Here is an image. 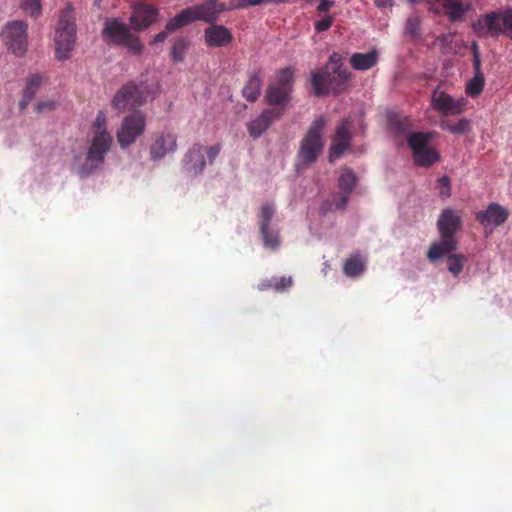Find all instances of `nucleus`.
Here are the masks:
<instances>
[{
	"mask_svg": "<svg viewBox=\"0 0 512 512\" xmlns=\"http://www.w3.org/2000/svg\"><path fill=\"white\" fill-rule=\"evenodd\" d=\"M478 37H497L503 33L502 12H491L478 17L472 23Z\"/></svg>",
	"mask_w": 512,
	"mask_h": 512,
	"instance_id": "obj_12",
	"label": "nucleus"
},
{
	"mask_svg": "<svg viewBox=\"0 0 512 512\" xmlns=\"http://www.w3.org/2000/svg\"><path fill=\"white\" fill-rule=\"evenodd\" d=\"M176 148V137L169 133H162L150 146V156L153 160H159L166 154L174 152Z\"/></svg>",
	"mask_w": 512,
	"mask_h": 512,
	"instance_id": "obj_20",
	"label": "nucleus"
},
{
	"mask_svg": "<svg viewBox=\"0 0 512 512\" xmlns=\"http://www.w3.org/2000/svg\"><path fill=\"white\" fill-rule=\"evenodd\" d=\"M119 4V0H95V5L99 9L109 10L111 8L117 7Z\"/></svg>",
	"mask_w": 512,
	"mask_h": 512,
	"instance_id": "obj_45",
	"label": "nucleus"
},
{
	"mask_svg": "<svg viewBox=\"0 0 512 512\" xmlns=\"http://www.w3.org/2000/svg\"><path fill=\"white\" fill-rule=\"evenodd\" d=\"M462 220L457 212L451 208H445L437 221V228L440 235L453 236L461 228Z\"/></svg>",
	"mask_w": 512,
	"mask_h": 512,
	"instance_id": "obj_18",
	"label": "nucleus"
},
{
	"mask_svg": "<svg viewBox=\"0 0 512 512\" xmlns=\"http://www.w3.org/2000/svg\"><path fill=\"white\" fill-rule=\"evenodd\" d=\"M378 58L379 55L376 50L367 53H354L350 57V64L357 71H366L377 64Z\"/></svg>",
	"mask_w": 512,
	"mask_h": 512,
	"instance_id": "obj_22",
	"label": "nucleus"
},
{
	"mask_svg": "<svg viewBox=\"0 0 512 512\" xmlns=\"http://www.w3.org/2000/svg\"><path fill=\"white\" fill-rule=\"evenodd\" d=\"M508 211L498 203H490L485 210L476 213V219L485 227H497L508 218Z\"/></svg>",
	"mask_w": 512,
	"mask_h": 512,
	"instance_id": "obj_16",
	"label": "nucleus"
},
{
	"mask_svg": "<svg viewBox=\"0 0 512 512\" xmlns=\"http://www.w3.org/2000/svg\"><path fill=\"white\" fill-rule=\"evenodd\" d=\"M294 69L286 67L276 72L275 81L266 90L265 99L269 105L277 106L275 109H283L290 101L293 89Z\"/></svg>",
	"mask_w": 512,
	"mask_h": 512,
	"instance_id": "obj_8",
	"label": "nucleus"
},
{
	"mask_svg": "<svg viewBox=\"0 0 512 512\" xmlns=\"http://www.w3.org/2000/svg\"><path fill=\"white\" fill-rule=\"evenodd\" d=\"M264 246L272 250L277 249L280 246V236L278 230H273L269 226L265 231L260 230Z\"/></svg>",
	"mask_w": 512,
	"mask_h": 512,
	"instance_id": "obj_33",
	"label": "nucleus"
},
{
	"mask_svg": "<svg viewBox=\"0 0 512 512\" xmlns=\"http://www.w3.org/2000/svg\"><path fill=\"white\" fill-rule=\"evenodd\" d=\"M472 50H473L474 75H483L482 70H481V58H480V52L478 50V46L476 44H473Z\"/></svg>",
	"mask_w": 512,
	"mask_h": 512,
	"instance_id": "obj_43",
	"label": "nucleus"
},
{
	"mask_svg": "<svg viewBox=\"0 0 512 512\" xmlns=\"http://www.w3.org/2000/svg\"><path fill=\"white\" fill-rule=\"evenodd\" d=\"M264 2H266V0H240L238 4H236L232 8L241 9L248 6H257Z\"/></svg>",
	"mask_w": 512,
	"mask_h": 512,
	"instance_id": "obj_47",
	"label": "nucleus"
},
{
	"mask_svg": "<svg viewBox=\"0 0 512 512\" xmlns=\"http://www.w3.org/2000/svg\"><path fill=\"white\" fill-rule=\"evenodd\" d=\"M54 42L56 58L61 61L68 59L76 42L74 9L70 3L60 13Z\"/></svg>",
	"mask_w": 512,
	"mask_h": 512,
	"instance_id": "obj_3",
	"label": "nucleus"
},
{
	"mask_svg": "<svg viewBox=\"0 0 512 512\" xmlns=\"http://www.w3.org/2000/svg\"><path fill=\"white\" fill-rule=\"evenodd\" d=\"M172 21H173V18H172V19H170V20L167 22V24H166V26H165V30H164V31H161V32H159L158 34H156V35L154 36V38L152 39V43H153V44L163 42V41L167 38V36H168V34H169V33L175 32V31L177 30V29H170V28H169V25H170V23H171Z\"/></svg>",
	"mask_w": 512,
	"mask_h": 512,
	"instance_id": "obj_44",
	"label": "nucleus"
},
{
	"mask_svg": "<svg viewBox=\"0 0 512 512\" xmlns=\"http://www.w3.org/2000/svg\"><path fill=\"white\" fill-rule=\"evenodd\" d=\"M108 44L125 47L132 54H140L143 45L139 38L131 33L129 27L118 19H107L102 31Z\"/></svg>",
	"mask_w": 512,
	"mask_h": 512,
	"instance_id": "obj_7",
	"label": "nucleus"
},
{
	"mask_svg": "<svg viewBox=\"0 0 512 512\" xmlns=\"http://www.w3.org/2000/svg\"><path fill=\"white\" fill-rule=\"evenodd\" d=\"M365 270V262L359 255L349 257L343 266L345 275L349 277H357Z\"/></svg>",
	"mask_w": 512,
	"mask_h": 512,
	"instance_id": "obj_26",
	"label": "nucleus"
},
{
	"mask_svg": "<svg viewBox=\"0 0 512 512\" xmlns=\"http://www.w3.org/2000/svg\"><path fill=\"white\" fill-rule=\"evenodd\" d=\"M221 151V144L217 143L213 146H210L206 153H207V157H208V160H209V163H213L214 160L217 158V156L219 155Z\"/></svg>",
	"mask_w": 512,
	"mask_h": 512,
	"instance_id": "obj_46",
	"label": "nucleus"
},
{
	"mask_svg": "<svg viewBox=\"0 0 512 512\" xmlns=\"http://www.w3.org/2000/svg\"><path fill=\"white\" fill-rule=\"evenodd\" d=\"M485 87L484 75H474L465 86V94L470 98H477Z\"/></svg>",
	"mask_w": 512,
	"mask_h": 512,
	"instance_id": "obj_30",
	"label": "nucleus"
},
{
	"mask_svg": "<svg viewBox=\"0 0 512 512\" xmlns=\"http://www.w3.org/2000/svg\"><path fill=\"white\" fill-rule=\"evenodd\" d=\"M356 184V174L350 168H342L338 178V188L340 191L350 196Z\"/></svg>",
	"mask_w": 512,
	"mask_h": 512,
	"instance_id": "obj_25",
	"label": "nucleus"
},
{
	"mask_svg": "<svg viewBox=\"0 0 512 512\" xmlns=\"http://www.w3.org/2000/svg\"><path fill=\"white\" fill-rule=\"evenodd\" d=\"M440 127L441 129L446 130L453 135H462L470 131L471 122L466 118L460 119L455 124H450L447 121H441Z\"/></svg>",
	"mask_w": 512,
	"mask_h": 512,
	"instance_id": "obj_31",
	"label": "nucleus"
},
{
	"mask_svg": "<svg viewBox=\"0 0 512 512\" xmlns=\"http://www.w3.org/2000/svg\"><path fill=\"white\" fill-rule=\"evenodd\" d=\"M184 169L191 175H198L205 168L206 162L203 155V146L194 144L186 153L183 160Z\"/></svg>",
	"mask_w": 512,
	"mask_h": 512,
	"instance_id": "obj_19",
	"label": "nucleus"
},
{
	"mask_svg": "<svg viewBox=\"0 0 512 512\" xmlns=\"http://www.w3.org/2000/svg\"><path fill=\"white\" fill-rule=\"evenodd\" d=\"M350 127L351 122L349 120H343L336 127L335 135L332 139L329 152V160L331 162L342 156L343 153L349 149L351 144Z\"/></svg>",
	"mask_w": 512,
	"mask_h": 512,
	"instance_id": "obj_13",
	"label": "nucleus"
},
{
	"mask_svg": "<svg viewBox=\"0 0 512 512\" xmlns=\"http://www.w3.org/2000/svg\"><path fill=\"white\" fill-rule=\"evenodd\" d=\"M28 25L23 21H11L6 24L2 36L8 50L16 56H23L28 48Z\"/></svg>",
	"mask_w": 512,
	"mask_h": 512,
	"instance_id": "obj_10",
	"label": "nucleus"
},
{
	"mask_svg": "<svg viewBox=\"0 0 512 512\" xmlns=\"http://www.w3.org/2000/svg\"><path fill=\"white\" fill-rule=\"evenodd\" d=\"M392 1L393 0H383V1L376 2V4L379 7H387V6H391L392 5Z\"/></svg>",
	"mask_w": 512,
	"mask_h": 512,
	"instance_id": "obj_53",
	"label": "nucleus"
},
{
	"mask_svg": "<svg viewBox=\"0 0 512 512\" xmlns=\"http://www.w3.org/2000/svg\"><path fill=\"white\" fill-rule=\"evenodd\" d=\"M334 22V17L332 15H326L322 19L315 22L314 27L316 32L321 33L327 31L331 28Z\"/></svg>",
	"mask_w": 512,
	"mask_h": 512,
	"instance_id": "obj_41",
	"label": "nucleus"
},
{
	"mask_svg": "<svg viewBox=\"0 0 512 512\" xmlns=\"http://www.w3.org/2000/svg\"><path fill=\"white\" fill-rule=\"evenodd\" d=\"M467 99L463 96L454 98L439 88H436L431 95V107L441 116H456L466 110Z\"/></svg>",
	"mask_w": 512,
	"mask_h": 512,
	"instance_id": "obj_11",
	"label": "nucleus"
},
{
	"mask_svg": "<svg viewBox=\"0 0 512 512\" xmlns=\"http://www.w3.org/2000/svg\"><path fill=\"white\" fill-rule=\"evenodd\" d=\"M334 5V0H321L319 5L317 6V11L319 13H325L329 11Z\"/></svg>",
	"mask_w": 512,
	"mask_h": 512,
	"instance_id": "obj_48",
	"label": "nucleus"
},
{
	"mask_svg": "<svg viewBox=\"0 0 512 512\" xmlns=\"http://www.w3.org/2000/svg\"><path fill=\"white\" fill-rule=\"evenodd\" d=\"M293 280L291 277H275L273 278V289L276 291H284L291 287Z\"/></svg>",
	"mask_w": 512,
	"mask_h": 512,
	"instance_id": "obj_42",
	"label": "nucleus"
},
{
	"mask_svg": "<svg viewBox=\"0 0 512 512\" xmlns=\"http://www.w3.org/2000/svg\"><path fill=\"white\" fill-rule=\"evenodd\" d=\"M457 249V241L455 237L449 235H440V241L432 243L427 257L431 261H435L446 254H450Z\"/></svg>",
	"mask_w": 512,
	"mask_h": 512,
	"instance_id": "obj_21",
	"label": "nucleus"
},
{
	"mask_svg": "<svg viewBox=\"0 0 512 512\" xmlns=\"http://www.w3.org/2000/svg\"><path fill=\"white\" fill-rule=\"evenodd\" d=\"M405 31L412 37H417L420 31V19L416 16L409 17L406 22Z\"/></svg>",
	"mask_w": 512,
	"mask_h": 512,
	"instance_id": "obj_38",
	"label": "nucleus"
},
{
	"mask_svg": "<svg viewBox=\"0 0 512 512\" xmlns=\"http://www.w3.org/2000/svg\"><path fill=\"white\" fill-rule=\"evenodd\" d=\"M436 188L439 191V195L442 198H448L451 196V182L448 176H442L437 180Z\"/></svg>",
	"mask_w": 512,
	"mask_h": 512,
	"instance_id": "obj_37",
	"label": "nucleus"
},
{
	"mask_svg": "<svg viewBox=\"0 0 512 512\" xmlns=\"http://www.w3.org/2000/svg\"><path fill=\"white\" fill-rule=\"evenodd\" d=\"M204 40L208 47H224L232 42L233 35L227 27L212 23L204 31Z\"/></svg>",
	"mask_w": 512,
	"mask_h": 512,
	"instance_id": "obj_17",
	"label": "nucleus"
},
{
	"mask_svg": "<svg viewBox=\"0 0 512 512\" xmlns=\"http://www.w3.org/2000/svg\"><path fill=\"white\" fill-rule=\"evenodd\" d=\"M410 126V121L408 119L394 120L390 123V128L396 135L407 132L410 129Z\"/></svg>",
	"mask_w": 512,
	"mask_h": 512,
	"instance_id": "obj_39",
	"label": "nucleus"
},
{
	"mask_svg": "<svg viewBox=\"0 0 512 512\" xmlns=\"http://www.w3.org/2000/svg\"><path fill=\"white\" fill-rule=\"evenodd\" d=\"M466 262V257L462 254H450L447 259L448 270L454 276H458L464 267V263Z\"/></svg>",
	"mask_w": 512,
	"mask_h": 512,
	"instance_id": "obj_34",
	"label": "nucleus"
},
{
	"mask_svg": "<svg viewBox=\"0 0 512 512\" xmlns=\"http://www.w3.org/2000/svg\"><path fill=\"white\" fill-rule=\"evenodd\" d=\"M42 79L39 75H33L24 88L23 99L20 102L21 109H25L28 102L35 96L37 90L41 85Z\"/></svg>",
	"mask_w": 512,
	"mask_h": 512,
	"instance_id": "obj_28",
	"label": "nucleus"
},
{
	"mask_svg": "<svg viewBox=\"0 0 512 512\" xmlns=\"http://www.w3.org/2000/svg\"><path fill=\"white\" fill-rule=\"evenodd\" d=\"M146 117L142 112L127 115L117 129V141L122 149L131 146L144 133Z\"/></svg>",
	"mask_w": 512,
	"mask_h": 512,
	"instance_id": "obj_9",
	"label": "nucleus"
},
{
	"mask_svg": "<svg viewBox=\"0 0 512 512\" xmlns=\"http://www.w3.org/2000/svg\"><path fill=\"white\" fill-rule=\"evenodd\" d=\"M282 115L283 109L264 110L258 117L248 123L247 129L249 135L254 139L259 138L270 125L280 119Z\"/></svg>",
	"mask_w": 512,
	"mask_h": 512,
	"instance_id": "obj_14",
	"label": "nucleus"
},
{
	"mask_svg": "<svg viewBox=\"0 0 512 512\" xmlns=\"http://www.w3.org/2000/svg\"><path fill=\"white\" fill-rule=\"evenodd\" d=\"M93 137L87 151V161L93 167L99 166L110 150L113 142L112 135L107 130V117L104 111L100 110L92 124Z\"/></svg>",
	"mask_w": 512,
	"mask_h": 512,
	"instance_id": "obj_5",
	"label": "nucleus"
},
{
	"mask_svg": "<svg viewBox=\"0 0 512 512\" xmlns=\"http://www.w3.org/2000/svg\"><path fill=\"white\" fill-rule=\"evenodd\" d=\"M157 16V8L149 4L139 3L133 7L130 24L135 30H143L154 23Z\"/></svg>",
	"mask_w": 512,
	"mask_h": 512,
	"instance_id": "obj_15",
	"label": "nucleus"
},
{
	"mask_svg": "<svg viewBox=\"0 0 512 512\" xmlns=\"http://www.w3.org/2000/svg\"><path fill=\"white\" fill-rule=\"evenodd\" d=\"M55 106L54 102H41L37 105V111L41 112L44 109H52Z\"/></svg>",
	"mask_w": 512,
	"mask_h": 512,
	"instance_id": "obj_51",
	"label": "nucleus"
},
{
	"mask_svg": "<svg viewBox=\"0 0 512 512\" xmlns=\"http://www.w3.org/2000/svg\"><path fill=\"white\" fill-rule=\"evenodd\" d=\"M503 33L512 38V9L502 12Z\"/></svg>",
	"mask_w": 512,
	"mask_h": 512,
	"instance_id": "obj_40",
	"label": "nucleus"
},
{
	"mask_svg": "<svg viewBox=\"0 0 512 512\" xmlns=\"http://www.w3.org/2000/svg\"><path fill=\"white\" fill-rule=\"evenodd\" d=\"M453 40V34H444L437 38V42L444 49Z\"/></svg>",
	"mask_w": 512,
	"mask_h": 512,
	"instance_id": "obj_49",
	"label": "nucleus"
},
{
	"mask_svg": "<svg viewBox=\"0 0 512 512\" xmlns=\"http://www.w3.org/2000/svg\"><path fill=\"white\" fill-rule=\"evenodd\" d=\"M415 162L422 167H428L437 162L440 158L439 153L434 148H425L422 151L413 154Z\"/></svg>",
	"mask_w": 512,
	"mask_h": 512,
	"instance_id": "obj_29",
	"label": "nucleus"
},
{
	"mask_svg": "<svg viewBox=\"0 0 512 512\" xmlns=\"http://www.w3.org/2000/svg\"><path fill=\"white\" fill-rule=\"evenodd\" d=\"M432 138L431 133H424V132H416L411 133L408 137V144L413 152H419L422 151L425 148L428 147V143L430 142Z\"/></svg>",
	"mask_w": 512,
	"mask_h": 512,
	"instance_id": "obj_27",
	"label": "nucleus"
},
{
	"mask_svg": "<svg viewBox=\"0 0 512 512\" xmlns=\"http://www.w3.org/2000/svg\"><path fill=\"white\" fill-rule=\"evenodd\" d=\"M257 289L259 291H266L269 289H273V278L272 279H264L258 285Z\"/></svg>",
	"mask_w": 512,
	"mask_h": 512,
	"instance_id": "obj_50",
	"label": "nucleus"
},
{
	"mask_svg": "<svg viewBox=\"0 0 512 512\" xmlns=\"http://www.w3.org/2000/svg\"><path fill=\"white\" fill-rule=\"evenodd\" d=\"M20 8L33 18L41 15L42 7L40 0H19Z\"/></svg>",
	"mask_w": 512,
	"mask_h": 512,
	"instance_id": "obj_36",
	"label": "nucleus"
},
{
	"mask_svg": "<svg viewBox=\"0 0 512 512\" xmlns=\"http://www.w3.org/2000/svg\"><path fill=\"white\" fill-rule=\"evenodd\" d=\"M326 125L323 116L316 118L301 141L298 152V169L314 163L323 150L322 131Z\"/></svg>",
	"mask_w": 512,
	"mask_h": 512,
	"instance_id": "obj_6",
	"label": "nucleus"
},
{
	"mask_svg": "<svg viewBox=\"0 0 512 512\" xmlns=\"http://www.w3.org/2000/svg\"><path fill=\"white\" fill-rule=\"evenodd\" d=\"M267 2L273 3V4H284V3H294L295 0H266Z\"/></svg>",
	"mask_w": 512,
	"mask_h": 512,
	"instance_id": "obj_52",
	"label": "nucleus"
},
{
	"mask_svg": "<svg viewBox=\"0 0 512 512\" xmlns=\"http://www.w3.org/2000/svg\"><path fill=\"white\" fill-rule=\"evenodd\" d=\"M275 213V207L272 203L262 205L260 209V230L265 231L271 226V221Z\"/></svg>",
	"mask_w": 512,
	"mask_h": 512,
	"instance_id": "obj_35",
	"label": "nucleus"
},
{
	"mask_svg": "<svg viewBox=\"0 0 512 512\" xmlns=\"http://www.w3.org/2000/svg\"><path fill=\"white\" fill-rule=\"evenodd\" d=\"M158 89L155 81L132 80L123 85L112 99L111 105L118 111L135 108L153 99Z\"/></svg>",
	"mask_w": 512,
	"mask_h": 512,
	"instance_id": "obj_2",
	"label": "nucleus"
},
{
	"mask_svg": "<svg viewBox=\"0 0 512 512\" xmlns=\"http://www.w3.org/2000/svg\"><path fill=\"white\" fill-rule=\"evenodd\" d=\"M188 47L189 41L186 38L177 39L171 47L172 60L174 62H182Z\"/></svg>",
	"mask_w": 512,
	"mask_h": 512,
	"instance_id": "obj_32",
	"label": "nucleus"
},
{
	"mask_svg": "<svg viewBox=\"0 0 512 512\" xmlns=\"http://www.w3.org/2000/svg\"><path fill=\"white\" fill-rule=\"evenodd\" d=\"M349 197L347 194L343 192H335L331 193L321 204L320 212L321 214H327L330 212H335L339 210H344L347 206Z\"/></svg>",
	"mask_w": 512,
	"mask_h": 512,
	"instance_id": "obj_23",
	"label": "nucleus"
},
{
	"mask_svg": "<svg viewBox=\"0 0 512 512\" xmlns=\"http://www.w3.org/2000/svg\"><path fill=\"white\" fill-rule=\"evenodd\" d=\"M262 89L261 71H255L248 79L246 85L243 87V97L250 102H255L260 96Z\"/></svg>",
	"mask_w": 512,
	"mask_h": 512,
	"instance_id": "obj_24",
	"label": "nucleus"
},
{
	"mask_svg": "<svg viewBox=\"0 0 512 512\" xmlns=\"http://www.w3.org/2000/svg\"><path fill=\"white\" fill-rule=\"evenodd\" d=\"M223 3L216 0H205L199 5L188 7L173 17L170 29H180L193 21L201 20L207 23H214L222 11L227 10Z\"/></svg>",
	"mask_w": 512,
	"mask_h": 512,
	"instance_id": "obj_4",
	"label": "nucleus"
},
{
	"mask_svg": "<svg viewBox=\"0 0 512 512\" xmlns=\"http://www.w3.org/2000/svg\"><path fill=\"white\" fill-rule=\"evenodd\" d=\"M328 65L332 66L333 74L328 71V66L311 73V85L316 96L342 93L351 78V73L343 67L338 53L330 55Z\"/></svg>",
	"mask_w": 512,
	"mask_h": 512,
	"instance_id": "obj_1",
	"label": "nucleus"
}]
</instances>
